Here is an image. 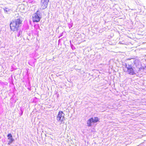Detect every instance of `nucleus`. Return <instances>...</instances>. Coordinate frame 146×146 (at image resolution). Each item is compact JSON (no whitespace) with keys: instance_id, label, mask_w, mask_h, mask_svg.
Instances as JSON below:
<instances>
[{"instance_id":"8","label":"nucleus","mask_w":146,"mask_h":146,"mask_svg":"<svg viewBox=\"0 0 146 146\" xmlns=\"http://www.w3.org/2000/svg\"><path fill=\"white\" fill-rule=\"evenodd\" d=\"M3 10L5 13L7 14H10V12H9L11 10V9H8L6 7L3 8Z\"/></svg>"},{"instance_id":"9","label":"nucleus","mask_w":146,"mask_h":146,"mask_svg":"<svg viewBox=\"0 0 146 146\" xmlns=\"http://www.w3.org/2000/svg\"><path fill=\"white\" fill-rule=\"evenodd\" d=\"M20 31H19L18 32V33H17V36L19 37L20 36Z\"/></svg>"},{"instance_id":"1","label":"nucleus","mask_w":146,"mask_h":146,"mask_svg":"<svg viewBox=\"0 0 146 146\" xmlns=\"http://www.w3.org/2000/svg\"><path fill=\"white\" fill-rule=\"evenodd\" d=\"M22 18L21 17L17 18L14 20L12 21L10 24L11 30L13 31H18L22 25Z\"/></svg>"},{"instance_id":"2","label":"nucleus","mask_w":146,"mask_h":146,"mask_svg":"<svg viewBox=\"0 0 146 146\" xmlns=\"http://www.w3.org/2000/svg\"><path fill=\"white\" fill-rule=\"evenodd\" d=\"M123 65L125 68L127 69L126 72L127 73L129 74L133 75L135 74V71L133 68L132 65H129L128 64L125 63L123 64Z\"/></svg>"},{"instance_id":"7","label":"nucleus","mask_w":146,"mask_h":146,"mask_svg":"<svg viewBox=\"0 0 146 146\" xmlns=\"http://www.w3.org/2000/svg\"><path fill=\"white\" fill-rule=\"evenodd\" d=\"M8 139L9 141H15L12 135L11 134L9 133L7 135Z\"/></svg>"},{"instance_id":"4","label":"nucleus","mask_w":146,"mask_h":146,"mask_svg":"<svg viewBox=\"0 0 146 146\" xmlns=\"http://www.w3.org/2000/svg\"><path fill=\"white\" fill-rule=\"evenodd\" d=\"M99 121V119L98 117H92L88 120L87 122V126L88 127L91 126L92 125V123H96Z\"/></svg>"},{"instance_id":"12","label":"nucleus","mask_w":146,"mask_h":146,"mask_svg":"<svg viewBox=\"0 0 146 146\" xmlns=\"http://www.w3.org/2000/svg\"><path fill=\"white\" fill-rule=\"evenodd\" d=\"M73 45L72 44L71 45V47L72 49L73 48Z\"/></svg>"},{"instance_id":"10","label":"nucleus","mask_w":146,"mask_h":146,"mask_svg":"<svg viewBox=\"0 0 146 146\" xmlns=\"http://www.w3.org/2000/svg\"><path fill=\"white\" fill-rule=\"evenodd\" d=\"M13 141H8L7 145H10L13 142Z\"/></svg>"},{"instance_id":"3","label":"nucleus","mask_w":146,"mask_h":146,"mask_svg":"<svg viewBox=\"0 0 146 146\" xmlns=\"http://www.w3.org/2000/svg\"><path fill=\"white\" fill-rule=\"evenodd\" d=\"M41 15L40 12L37 11L36 13H35L33 16L32 20L34 22H38L41 19Z\"/></svg>"},{"instance_id":"6","label":"nucleus","mask_w":146,"mask_h":146,"mask_svg":"<svg viewBox=\"0 0 146 146\" xmlns=\"http://www.w3.org/2000/svg\"><path fill=\"white\" fill-rule=\"evenodd\" d=\"M49 1V0H41V8L42 9H44L47 7Z\"/></svg>"},{"instance_id":"5","label":"nucleus","mask_w":146,"mask_h":146,"mask_svg":"<svg viewBox=\"0 0 146 146\" xmlns=\"http://www.w3.org/2000/svg\"><path fill=\"white\" fill-rule=\"evenodd\" d=\"M64 115L65 114L63 113V111H59L56 117L57 120L61 122L64 121L65 119Z\"/></svg>"},{"instance_id":"11","label":"nucleus","mask_w":146,"mask_h":146,"mask_svg":"<svg viewBox=\"0 0 146 146\" xmlns=\"http://www.w3.org/2000/svg\"><path fill=\"white\" fill-rule=\"evenodd\" d=\"M143 105H146V101L145 102H143Z\"/></svg>"}]
</instances>
